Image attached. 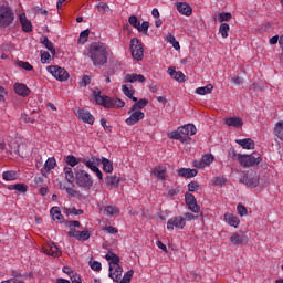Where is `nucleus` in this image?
<instances>
[{
    "label": "nucleus",
    "mask_w": 283,
    "mask_h": 283,
    "mask_svg": "<svg viewBox=\"0 0 283 283\" xmlns=\"http://www.w3.org/2000/svg\"><path fill=\"white\" fill-rule=\"evenodd\" d=\"M168 74L171 78H174L178 83H185V73L180 71H176V67L174 66L168 67Z\"/></svg>",
    "instance_id": "25"
},
{
    "label": "nucleus",
    "mask_w": 283,
    "mask_h": 283,
    "mask_svg": "<svg viewBox=\"0 0 283 283\" xmlns=\"http://www.w3.org/2000/svg\"><path fill=\"white\" fill-rule=\"evenodd\" d=\"M232 160H238L242 167H253V165H260L262 158L255 157V155H240L232 150L230 153Z\"/></svg>",
    "instance_id": "4"
},
{
    "label": "nucleus",
    "mask_w": 283,
    "mask_h": 283,
    "mask_svg": "<svg viewBox=\"0 0 283 283\" xmlns=\"http://www.w3.org/2000/svg\"><path fill=\"white\" fill-rule=\"evenodd\" d=\"M128 23H129L133 28L137 29L138 25L140 24V21H138V18H137L136 15H132V17H129V19H128Z\"/></svg>",
    "instance_id": "56"
},
{
    "label": "nucleus",
    "mask_w": 283,
    "mask_h": 283,
    "mask_svg": "<svg viewBox=\"0 0 283 283\" xmlns=\"http://www.w3.org/2000/svg\"><path fill=\"white\" fill-rule=\"evenodd\" d=\"M231 30V27L228 23H221L219 27V34L223 39H229V31Z\"/></svg>",
    "instance_id": "42"
},
{
    "label": "nucleus",
    "mask_w": 283,
    "mask_h": 283,
    "mask_svg": "<svg viewBox=\"0 0 283 283\" xmlns=\"http://www.w3.org/2000/svg\"><path fill=\"white\" fill-rule=\"evenodd\" d=\"M97 10L98 12H107L109 10V6H107L105 2H101L97 4Z\"/></svg>",
    "instance_id": "61"
},
{
    "label": "nucleus",
    "mask_w": 283,
    "mask_h": 283,
    "mask_svg": "<svg viewBox=\"0 0 283 283\" xmlns=\"http://www.w3.org/2000/svg\"><path fill=\"white\" fill-rule=\"evenodd\" d=\"M167 174V168L165 166L156 167L153 170V176H156L158 180H165Z\"/></svg>",
    "instance_id": "32"
},
{
    "label": "nucleus",
    "mask_w": 283,
    "mask_h": 283,
    "mask_svg": "<svg viewBox=\"0 0 283 283\" xmlns=\"http://www.w3.org/2000/svg\"><path fill=\"white\" fill-rule=\"evenodd\" d=\"M15 191L25 193V191H28V186H25V184H15Z\"/></svg>",
    "instance_id": "60"
},
{
    "label": "nucleus",
    "mask_w": 283,
    "mask_h": 283,
    "mask_svg": "<svg viewBox=\"0 0 283 283\" xmlns=\"http://www.w3.org/2000/svg\"><path fill=\"white\" fill-rule=\"evenodd\" d=\"M136 30L138 32H140L142 34H145L147 36V34H149V21H144L142 24L139 22V24L136 28Z\"/></svg>",
    "instance_id": "45"
},
{
    "label": "nucleus",
    "mask_w": 283,
    "mask_h": 283,
    "mask_svg": "<svg viewBox=\"0 0 283 283\" xmlns=\"http://www.w3.org/2000/svg\"><path fill=\"white\" fill-rule=\"evenodd\" d=\"M87 39H90V30H84L80 33L78 43L80 45H85L87 43Z\"/></svg>",
    "instance_id": "46"
},
{
    "label": "nucleus",
    "mask_w": 283,
    "mask_h": 283,
    "mask_svg": "<svg viewBox=\"0 0 283 283\" xmlns=\"http://www.w3.org/2000/svg\"><path fill=\"white\" fill-rule=\"evenodd\" d=\"M69 235L70 238H75V240H78L80 242H86V240L92 237L88 230L78 231L76 229H71Z\"/></svg>",
    "instance_id": "16"
},
{
    "label": "nucleus",
    "mask_w": 283,
    "mask_h": 283,
    "mask_svg": "<svg viewBox=\"0 0 283 283\" xmlns=\"http://www.w3.org/2000/svg\"><path fill=\"white\" fill-rule=\"evenodd\" d=\"M70 277L72 283H83V281H81V275L77 273H72Z\"/></svg>",
    "instance_id": "63"
},
{
    "label": "nucleus",
    "mask_w": 283,
    "mask_h": 283,
    "mask_svg": "<svg viewBox=\"0 0 283 283\" xmlns=\"http://www.w3.org/2000/svg\"><path fill=\"white\" fill-rule=\"evenodd\" d=\"M200 189V185H198V181H191L188 184V191L196 192Z\"/></svg>",
    "instance_id": "59"
},
{
    "label": "nucleus",
    "mask_w": 283,
    "mask_h": 283,
    "mask_svg": "<svg viewBox=\"0 0 283 283\" xmlns=\"http://www.w3.org/2000/svg\"><path fill=\"white\" fill-rule=\"evenodd\" d=\"M75 116L83 123H87L88 125H94V117L90 111L78 108L75 111Z\"/></svg>",
    "instance_id": "15"
},
{
    "label": "nucleus",
    "mask_w": 283,
    "mask_h": 283,
    "mask_svg": "<svg viewBox=\"0 0 283 283\" xmlns=\"http://www.w3.org/2000/svg\"><path fill=\"white\" fill-rule=\"evenodd\" d=\"M216 160V157L211 154H206L201 157L200 160L192 161V167H196L197 169H205L207 167L211 166V163Z\"/></svg>",
    "instance_id": "13"
},
{
    "label": "nucleus",
    "mask_w": 283,
    "mask_h": 283,
    "mask_svg": "<svg viewBox=\"0 0 283 283\" xmlns=\"http://www.w3.org/2000/svg\"><path fill=\"white\" fill-rule=\"evenodd\" d=\"M128 118H126L125 123L128 125V127H132L134 125H137V123H140V120L145 119V113L138 108H134V106L130 107L128 111Z\"/></svg>",
    "instance_id": "9"
},
{
    "label": "nucleus",
    "mask_w": 283,
    "mask_h": 283,
    "mask_svg": "<svg viewBox=\"0 0 283 283\" xmlns=\"http://www.w3.org/2000/svg\"><path fill=\"white\" fill-rule=\"evenodd\" d=\"M177 10L185 17H191V14H193V9H191V6L187 2H177Z\"/></svg>",
    "instance_id": "22"
},
{
    "label": "nucleus",
    "mask_w": 283,
    "mask_h": 283,
    "mask_svg": "<svg viewBox=\"0 0 283 283\" xmlns=\"http://www.w3.org/2000/svg\"><path fill=\"white\" fill-rule=\"evenodd\" d=\"M224 123L228 127H242L244 125V122L240 117H228L224 119Z\"/></svg>",
    "instance_id": "29"
},
{
    "label": "nucleus",
    "mask_w": 283,
    "mask_h": 283,
    "mask_svg": "<svg viewBox=\"0 0 283 283\" xmlns=\"http://www.w3.org/2000/svg\"><path fill=\"white\" fill-rule=\"evenodd\" d=\"M46 72H49V74H51V76H54L56 81H60L61 83L67 81V78H70V73L59 66V65H51L46 67Z\"/></svg>",
    "instance_id": "8"
},
{
    "label": "nucleus",
    "mask_w": 283,
    "mask_h": 283,
    "mask_svg": "<svg viewBox=\"0 0 283 283\" xmlns=\"http://www.w3.org/2000/svg\"><path fill=\"white\" fill-rule=\"evenodd\" d=\"M19 178V175L14 170H7L2 172V179L6 182H11L12 180H17Z\"/></svg>",
    "instance_id": "34"
},
{
    "label": "nucleus",
    "mask_w": 283,
    "mask_h": 283,
    "mask_svg": "<svg viewBox=\"0 0 283 283\" xmlns=\"http://www.w3.org/2000/svg\"><path fill=\"white\" fill-rule=\"evenodd\" d=\"M186 205H190L191 202H196V197L192 193L185 195Z\"/></svg>",
    "instance_id": "62"
},
{
    "label": "nucleus",
    "mask_w": 283,
    "mask_h": 283,
    "mask_svg": "<svg viewBox=\"0 0 283 283\" xmlns=\"http://www.w3.org/2000/svg\"><path fill=\"white\" fill-rule=\"evenodd\" d=\"M237 211L241 218H244V216H249V210L242 203H239L237 206Z\"/></svg>",
    "instance_id": "51"
},
{
    "label": "nucleus",
    "mask_w": 283,
    "mask_h": 283,
    "mask_svg": "<svg viewBox=\"0 0 283 283\" xmlns=\"http://www.w3.org/2000/svg\"><path fill=\"white\" fill-rule=\"evenodd\" d=\"M63 213H65V216H83V210L74 207L63 208Z\"/></svg>",
    "instance_id": "43"
},
{
    "label": "nucleus",
    "mask_w": 283,
    "mask_h": 283,
    "mask_svg": "<svg viewBox=\"0 0 283 283\" xmlns=\"http://www.w3.org/2000/svg\"><path fill=\"white\" fill-rule=\"evenodd\" d=\"M52 61V55L48 51H41V63H50Z\"/></svg>",
    "instance_id": "54"
},
{
    "label": "nucleus",
    "mask_w": 283,
    "mask_h": 283,
    "mask_svg": "<svg viewBox=\"0 0 283 283\" xmlns=\"http://www.w3.org/2000/svg\"><path fill=\"white\" fill-rule=\"evenodd\" d=\"M106 185H109L111 187L118 188V185L120 184V178L116 176H107L105 178Z\"/></svg>",
    "instance_id": "41"
},
{
    "label": "nucleus",
    "mask_w": 283,
    "mask_h": 283,
    "mask_svg": "<svg viewBox=\"0 0 283 283\" xmlns=\"http://www.w3.org/2000/svg\"><path fill=\"white\" fill-rule=\"evenodd\" d=\"M273 134L276 138H279V140H282L283 143V120H280L274 125Z\"/></svg>",
    "instance_id": "35"
},
{
    "label": "nucleus",
    "mask_w": 283,
    "mask_h": 283,
    "mask_svg": "<svg viewBox=\"0 0 283 283\" xmlns=\"http://www.w3.org/2000/svg\"><path fill=\"white\" fill-rule=\"evenodd\" d=\"M19 19H20V23L22 25L23 32H32V21L28 19V15H25V13H21L19 15Z\"/></svg>",
    "instance_id": "26"
},
{
    "label": "nucleus",
    "mask_w": 283,
    "mask_h": 283,
    "mask_svg": "<svg viewBox=\"0 0 283 283\" xmlns=\"http://www.w3.org/2000/svg\"><path fill=\"white\" fill-rule=\"evenodd\" d=\"M50 213L54 221L61 222V220H63V214L61 213V208L53 207V208H51Z\"/></svg>",
    "instance_id": "40"
},
{
    "label": "nucleus",
    "mask_w": 283,
    "mask_h": 283,
    "mask_svg": "<svg viewBox=\"0 0 283 283\" xmlns=\"http://www.w3.org/2000/svg\"><path fill=\"white\" fill-rule=\"evenodd\" d=\"M41 43H42V45H44L46 48V50H49L51 52L52 56L56 55V49H54V44H52V41H50V39H48V36H42Z\"/></svg>",
    "instance_id": "33"
},
{
    "label": "nucleus",
    "mask_w": 283,
    "mask_h": 283,
    "mask_svg": "<svg viewBox=\"0 0 283 283\" xmlns=\"http://www.w3.org/2000/svg\"><path fill=\"white\" fill-rule=\"evenodd\" d=\"M54 167H56V158L54 157L48 158V160L44 163L43 168L41 169L42 176L46 177L48 174H50L52 169H54Z\"/></svg>",
    "instance_id": "21"
},
{
    "label": "nucleus",
    "mask_w": 283,
    "mask_h": 283,
    "mask_svg": "<svg viewBox=\"0 0 283 283\" xmlns=\"http://www.w3.org/2000/svg\"><path fill=\"white\" fill-rule=\"evenodd\" d=\"M178 176L181 178H196L198 176V170L191 168H180L177 170Z\"/></svg>",
    "instance_id": "27"
},
{
    "label": "nucleus",
    "mask_w": 283,
    "mask_h": 283,
    "mask_svg": "<svg viewBox=\"0 0 283 283\" xmlns=\"http://www.w3.org/2000/svg\"><path fill=\"white\" fill-rule=\"evenodd\" d=\"M87 54L94 65H105V63H107V45L103 42L91 44Z\"/></svg>",
    "instance_id": "1"
},
{
    "label": "nucleus",
    "mask_w": 283,
    "mask_h": 283,
    "mask_svg": "<svg viewBox=\"0 0 283 283\" xmlns=\"http://www.w3.org/2000/svg\"><path fill=\"white\" fill-rule=\"evenodd\" d=\"M105 260H107L109 264V269L112 266H116L117 264H120V259L114 252H107V254L105 255Z\"/></svg>",
    "instance_id": "31"
},
{
    "label": "nucleus",
    "mask_w": 283,
    "mask_h": 283,
    "mask_svg": "<svg viewBox=\"0 0 283 283\" xmlns=\"http://www.w3.org/2000/svg\"><path fill=\"white\" fill-rule=\"evenodd\" d=\"M93 96L97 105H102L103 107H106L108 109L112 107H117V108L125 107V102H123V99L112 98L109 96H102L101 91L98 90L94 91Z\"/></svg>",
    "instance_id": "2"
},
{
    "label": "nucleus",
    "mask_w": 283,
    "mask_h": 283,
    "mask_svg": "<svg viewBox=\"0 0 283 283\" xmlns=\"http://www.w3.org/2000/svg\"><path fill=\"white\" fill-rule=\"evenodd\" d=\"M233 15L229 12H221L213 15V21L218 23H224V21H231Z\"/></svg>",
    "instance_id": "30"
},
{
    "label": "nucleus",
    "mask_w": 283,
    "mask_h": 283,
    "mask_svg": "<svg viewBox=\"0 0 283 283\" xmlns=\"http://www.w3.org/2000/svg\"><path fill=\"white\" fill-rule=\"evenodd\" d=\"M99 211L107 218H118L120 216V209L116 206H102Z\"/></svg>",
    "instance_id": "17"
},
{
    "label": "nucleus",
    "mask_w": 283,
    "mask_h": 283,
    "mask_svg": "<svg viewBox=\"0 0 283 283\" xmlns=\"http://www.w3.org/2000/svg\"><path fill=\"white\" fill-rule=\"evenodd\" d=\"M167 41H168V43L172 44V48L175 50H180V43L176 40V36L170 34L167 36Z\"/></svg>",
    "instance_id": "53"
},
{
    "label": "nucleus",
    "mask_w": 283,
    "mask_h": 283,
    "mask_svg": "<svg viewBox=\"0 0 283 283\" xmlns=\"http://www.w3.org/2000/svg\"><path fill=\"white\" fill-rule=\"evenodd\" d=\"M109 277L116 283H132L134 270L127 271L123 276V268L120 264L112 265V268H109Z\"/></svg>",
    "instance_id": "3"
},
{
    "label": "nucleus",
    "mask_w": 283,
    "mask_h": 283,
    "mask_svg": "<svg viewBox=\"0 0 283 283\" xmlns=\"http://www.w3.org/2000/svg\"><path fill=\"white\" fill-rule=\"evenodd\" d=\"M168 138L171 140H180L182 138V133L180 132V127L177 130H172L168 133Z\"/></svg>",
    "instance_id": "48"
},
{
    "label": "nucleus",
    "mask_w": 283,
    "mask_h": 283,
    "mask_svg": "<svg viewBox=\"0 0 283 283\" xmlns=\"http://www.w3.org/2000/svg\"><path fill=\"white\" fill-rule=\"evenodd\" d=\"M102 165H103V171H105V174H112V171H114V165L109 159L103 157Z\"/></svg>",
    "instance_id": "39"
},
{
    "label": "nucleus",
    "mask_w": 283,
    "mask_h": 283,
    "mask_svg": "<svg viewBox=\"0 0 283 283\" xmlns=\"http://www.w3.org/2000/svg\"><path fill=\"white\" fill-rule=\"evenodd\" d=\"M65 163L70 167H76V165H78V163H81V159L76 158V156H74V155H69L65 157Z\"/></svg>",
    "instance_id": "44"
},
{
    "label": "nucleus",
    "mask_w": 283,
    "mask_h": 283,
    "mask_svg": "<svg viewBox=\"0 0 283 283\" xmlns=\"http://www.w3.org/2000/svg\"><path fill=\"white\" fill-rule=\"evenodd\" d=\"M230 242H231V244H233V247H244V244H247V242H249V238H247V235H244V234L233 232L230 235Z\"/></svg>",
    "instance_id": "18"
},
{
    "label": "nucleus",
    "mask_w": 283,
    "mask_h": 283,
    "mask_svg": "<svg viewBox=\"0 0 283 283\" xmlns=\"http://www.w3.org/2000/svg\"><path fill=\"white\" fill-rule=\"evenodd\" d=\"M14 23V11L7 4L0 6V28H10Z\"/></svg>",
    "instance_id": "6"
},
{
    "label": "nucleus",
    "mask_w": 283,
    "mask_h": 283,
    "mask_svg": "<svg viewBox=\"0 0 283 283\" xmlns=\"http://www.w3.org/2000/svg\"><path fill=\"white\" fill-rule=\"evenodd\" d=\"M75 184L81 189L90 190L94 187V178L85 170H77L75 172Z\"/></svg>",
    "instance_id": "5"
},
{
    "label": "nucleus",
    "mask_w": 283,
    "mask_h": 283,
    "mask_svg": "<svg viewBox=\"0 0 283 283\" xmlns=\"http://www.w3.org/2000/svg\"><path fill=\"white\" fill-rule=\"evenodd\" d=\"M64 171V178L66 181H69L70 185H72L74 182V170L72 169V167H64L63 169Z\"/></svg>",
    "instance_id": "38"
},
{
    "label": "nucleus",
    "mask_w": 283,
    "mask_h": 283,
    "mask_svg": "<svg viewBox=\"0 0 283 283\" xmlns=\"http://www.w3.org/2000/svg\"><path fill=\"white\" fill-rule=\"evenodd\" d=\"M187 207L192 211V213H200V206H198V202L192 201L191 203H188Z\"/></svg>",
    "instance_id": "55"
},
{
    "label": "nucleus",
    "mask_w": 283,
    "mask_h": 283,
    "mask_svg": "<svg viewBox=\"0 0 283 283\" xmlns=\"http://www.w3.org/2000/svg\"><path fill=\"white\" fill-rule=\"evenodd\" d=\"M149 104V101L147 99H139L138 102H136L133 107L135 109H139L140 112H143L144 107H147V105Z\"/></svg>",
    "instance_id": "50"
},
{
    "label": "nucleus",
    "mask_w": 283,
    "mask_h": 283,
    "mask_svg": "<svg viewBox=\"0 0 283 283\" xmlns=\"http://www.w3.org/2000/svg\"><path fill=\"white\" fill-rule=\"evenodd\" d=\"M237 145H240L242 149H255V142L251 138L235 139Z\"/></svg>",
    "instance_id": "28"
},
{
    "label": "nucleus",
    "mask_w": 283,
    "mask_h": 283,
    "mask_svg": "<svg viewBox=\"0 0 283 283\" xmlns=\"http://www.w3.org/2000/svg\"><path fill=\"white\" fill-rule=\"evenodd\" d=\"M223 220L229 227H233L234 229L240 227V218L231 212H226Z\"/></svg>",
    "instance_id": "20"
},
{
    "label": "nucleus",
    "mask_w": 283,
    "mask_h": 283,
    "mask_svg": "<svg viewBox=\"0 0 283 283\" xmlns=\"http://www.w3.org/2000/svg\"><path fill=\"white\" fill-rule=\"evenodd\" d=\"M104 231H107L111 234L118 233V229H116L115 227H112V226H108V227L104 228Z\"/></svg>",
    "instance_id": "64"
},
{
    "label": "nucleus",
    "mask_w": 283,
    "mask_h": 283,
    "mask_svg": "<svg viewBox=\"0 0 283 283\" xmlns=\"http://www.w3.org/2000/svg\"><path fill=\"white\" fill-rule=\"evenodd\" d=\"M92 83V78L87 75H84L82 80L80 81V87H87Z\"/></svg>",
    "instance_id": "57"
},
{
    "label": "nucleus",
    "mask_w": 283,
    "mask_h": 283,
    "mask_svg": "<svg viewBox=\"0 0 283 283\" xmlns=\"http://www.w3.org/2000/svg\"><path fill=\"white\" fill-rule=\"evenodd\" d=\"M13 90L15 92V94H18V96H22L23 98L30 96V94H32V91L30 90V87H28V85L23 84V83H15L13 85Z\"/></svg>",
    "instance_id": "19"
},
{
    "label": "nucleus",
    "mask_w": 283,
    "mask_h": 283,
    "mask_svg": "<svg viewBox=\"0 0 283 283\" xmlns=\"http://www.w3.org/2000/svg\"><path fill=\"white\" fill-rule=\"evenodd\" d=\"M179 132L181 133V136H196V132H198V129L193 124H186L179 127Z\"/></svg>",
    "instance_id": "23"
},
{
    "label": "nucleus",
    "mask_w": 283,
    "mask_h": 283,
    "mask_svg": "<svg viewBox=\"0 0 283 283\" xmlns=\"http://www.w3.org/2000/svg\"><path fill=\"white\" fill-rule=\"evenodd\" d=\"M61 189H64L71 198H76L78 196V191H76L73 187H67V186H60Z\"/></svg>",
    "instance_id": "47"
},
{
    "label": "nucleus",
    "mask_w": 283,
    "mask_h": 283,
    "mask_svg": "<svg viewBox=\"0 0 283 283\" xmlns=\"http://www.w3.org/2000/svg\"><path fill=\"white\" fill-rule=\"evenodd\" d=\"M19 67H22V70H25L27 72H32L34 67L30 62L19 61L18 62Z\"/></svg>",
    "instance_id": "52"
},
{
    "label": "nucleus",
    "mask_w": 283,
    "mask_h": 283,
    "mask_svg": "<svg viewBox=\"0 0 283 283\" xmlns=\"http://www.w3.org/2000/svg\"><path fill=\"white\" fill-rule=\"evenodd\" d=\"M187 224V219L182 216L172 217L167 222L168 231H174V229H185Z\"/></svg>",
    "instance_id": "11"
},
{
    "label": "nucleus",
    "mask_w": 283,
    "mask_h": 283,
    "mask_svg": "<svg viewBox=\"0 0 283 283\" xmlns=\"http://www.w3.org/2000/svg\"><path fill=\"white\" fill-rule=\"evenodd\" d=\"M129 48L134 61H143L145 57V48L143 46V42H140V40L137 38H133L130 40Z\"/></svg>",
    "instance_id": "7"
},
{
    "label": "nucleus",
    "mask_w": 283,
    "mask_h": 283,
    "mask_svg": "<svg viewBox=\"0 0 283 283\" xmlns=\"http://www.w3.org/2000/svg\"><path fill=\"white\" fill-rule=\"evenodd\" d=\"M83 165H85L93 174H96L98 180H103V171L98 169V164L101 159L96 157H92L91 159L84 158L82 159Z\"/></svg>",
    "instance_id": "10"
},
{
    "label": "nucleus",
    "mask_w": 283,
    "mask_h": 283,
    "mask_svg": "<svg viewBox=\"0 0 283 283\" xmlns=\"http://www.w3.org/2000/svg\"><path fill=\"white\" fill-rule=\"evenodd\" d=\"M88 265L92 269V271H96V272H101L103 269V265L101 264V262L95 261V260H91L88 262Z\"/></svg>",
    "instance_id": "49"
},
{
    "label": "nucleus",
    "mask_w": 283,
    "mask_h": 283,
    "mask_svg": "<svg viewBox=\"0 0 283 283\" xmlns=\"http://www.w3.org/2000/svg\"><path fill=\"white\" fill-rule=\"evenodd\" d=\"M42 253H45V255H51V258H61V255H63V252L56 244H54V242L43 244Z\"/></svg>",
    "instance_id": "12"
},
{
    "label": "nucleus",
    "mask_w": 283,
    "mask_h": 283,
    "mask_svg": "<svg viewBox=\"0 0 283 283\" xmlns=\"http://www.w3.org/2000/svg\"><path fill=\"white\" fill-rule=\"evenodd\" d=\"M20 120H22V123H31L32 125H34V123H36V119L28 116V114H22L20 117Z\"/></svg>",
    "instance_id": "58"
},
{
    "label": "nucleus",
    "mask_w": 283,
    "mask_h": 283,
    "mask_svg": "<svg viewBox=\"0 0 283 283\" xmlns=\"http://www.w3.org/2000/svg\"><path fill=\"white\" fill-rule=\"evenodd\" d=\"M241 182H243V185H247V187H250L251 189H255L256 187H260V175L250 174L248 176H244L241 178Z\"/></svg>",
    "instance_id": "14"
},
{
    "label": "nucleus",
    "mask_w": 283,
    "mask_h": 283,
    "mask_svg": "<svg viewBox=\"0 0 283 283\" xmlns=\"http://www.w3.org/2000/svg\"><path fill=\"white\" fill-rule=\"evenodd\" d=\"M211 92H213V84L196 88V94H199V96H206V94H211Z\"/></svg>",
    "instance_id": "36"
},
{
    "label": "nucleus",
    "mask_w": 283,
    "mask_h": 283,
    "mask_svg": "<svg viewBox=\"0 0 283 283\" xmlns=\"http://www.w3.org/2000/svg\"><path fill=\"white\" fill-rule=\"evenodd\" d=\"M146 78L144 77L143 74H126L124 76V82L125 83H145Z\"/></svg>",
    "instance_id": "24"
},
{
    "label": "nucleus",
    "mask_w": 283,
    "mask_h": 283,
    "mask_svg": "<svg viewBox=\"0 0 283 283\" xmlns=\"http://www.w3.org/2000/svg\"><path fill=\"white\" fill-rule=\"evenodd\" d=\"M122 92L127 98H130V101H134V103L138 102V98L134 96V90L129 88L127 85L122 86Z\"/></svg>",
    "instance_id": "37"
}]
</instances>
